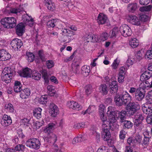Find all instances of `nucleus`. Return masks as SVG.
I'll list each match as a JSON object with an SVG mask.
<instances>
[{"label":"nucleus","mask_w":152,"mask_h":152,"mask_svg":"<svg viewBox=\"0 0 152 152\" xmlns=\"http://www.w3.org/2000/svg\"><path fill=\"white\" fill-rule=\"evenodd\" d=\"M85 92L86 94L88 96L91 94L92 91V88L91 85H88L85 87Z\"/></svg>","instance_id":"3c124183"},{"label":"nucleus","mask_w":152,"mask_h":152,"mask_svg":"<svg viewBox=\"0 0 152 152\" xmlns=\"http://www.w3.org/2000/svg\"><path fill=\"white\" fill-rule=\"evenodd\" d=\"M67 104L70 108L74 110H79L81 108V106L77 103L73 101L68 102Z\"/></svg>","instance_id":"f8f14e48"},{"label":"nucleus","mask_w":152,"mask_h":152,"mask_svg":"<svg viewBox=\"0 0 152 152\" xmlns=\"http://www.w3.org/2000/svg\"><path fill=\"white\" fill-rule=\"evenodd\" d=\"M1 123L3 126H7L12 123V120L10 116L4 114L1 120Z\"/></svg>","instance_id":"0eeeda50"},{"label":"nucleus","mask_w":152,"mask_h":152,"mask_svg":"<svg viewBox=\"0 0 152 152\" xmlns=\"http://www.w3.org/2000/svg\"><path fill=\"white\" fill-rule=\"evenodd\" d=\"M41 72L42 75V77L44 79L45 82L48 83L49 82L50 76L48 73L47 71L45 69H43L41 70Z\"/></svg>","instance_id":"473e14b6"},{"label":"nucleus","mask_w":152,"mask_h":152,"mask_svg":"<svg viewBox=\"0 0 152 152\" xmlns=\"http://www.w3.org/2000/svg\"><path fill=\"white\" fill-rule=\"evenodd\" d=\"M25 148V145L22 144H18L17 145L15 148V151H23Z\"/></svg>","instance_id":"864d4df0"},{"label":"nucleus","mask_w":152,"mask_h":152,"mask_svg":"<svg viewBox=\"0 0 152 152\" xmlns=\"http://www.w3.org/2000/svg\"><path fill=\"white\" fill-rule=\"evenodd\" d=\"M11 46L14 49L20 48L23 45L21 40L18 38H15L12 40L11 43Z\"/></svg>","instance_id":"423d86ee"},{"label":"nucleus","mask_w":152,"mask_h":152,"mask_svg":"<svg viewBox=\"0 0 152 152\" xmlns=\"http://www.w3.org/2000/svg\"><path fill=\"white\" fill-rule=\"evenodd\" d=\"M128 20L132 24L137 26H139L140 24V20L136 16L129 15L128 18Z\"/></svg>","instance_id":"9b49d317"},{"label":"nucleus","mask_w":152,"mask_h":152,"mask_svg":"<svg viewBox=\"0 0 152 152\" xmlns=\"http://www.w3.org/2000/svg\"><path fill=\"white\" fill-rule=\"evenodd\" d=\"M31 72L32 71L31 69L26 67L22 70V71L20 73V75L23 77H31Z\"/></svg>","instance_id":"dca6fc26"},{"label":"nucleus","mask_w":152,"mask_h":152,"mask_svg":"<svg viewBox=\"0 0 152 152\" xmlns=\"http://www.w3.org/2000/svg\"><path fill=\"white\" fill-rule=\"evenodd\" d=\"M25 25L22 23H20L18 24L16 27V34L19 36L23 35L24 33Z\"/></svg>","instance_id":"4468645a"},{"label":"nucleus","mask_w":152,"mask_h":152,"mask_svg":"<svg viewBox=\"0 0 152 152\" xmlns=\"http://www.w3.org/2000/svg\"><path fill=\"white\" fill-rule=\"evenodd\" d=\"M50 112L52 116L55 117L58 113V109L57 106L54 104H50L49 106Z\"/></svg>","instance_id":"2eb2a0df"},{"label":"nucleus","mask_w":152,"mask_h":152,"mask_svg":"<svg viewBox=\"0 0 152 152\" xmlns=\"http://www.w3.org/2000/svg\"><path fill=\"white\" fill-rule=\"evenodd\" d=\"M102 123V131L109 130L110 129L111 126L110 122L107 121L106 117H104L102 118H100Z\"/></svg>","instance_id":"ddd939ff"},{"label":"nucleus","mask_w":152,"mask_h":152,"mask_svg":"<svg viewBox=\"0 0 152 152\" xmlns=\"http://www.w3.org/2000/svg\"><path fill=\"white\" fill-rule=\"evenodd\" d=\"M21 83L18 81H16L14 83V90L16 93L20 92L22 90L21 88Z\"/></svg>","instance_id":"2f4dec72"},{"label":"nucleus","mask_w":152,"mask_h":152,"mask_svg":"<svg viewBox=\"0 0 152 152\" xmlns=\"http://www.w3.org/2000/svg\"><path fill=\"white\" fill-rule=\"evenodd\" d=\"M142 55L140 51H138L136 53L134 58V60L136 62L139 61L142 58Z\"/></svg>","instance_id":"49530a36"},{"label":"nucleus","mask_w":152,"mask_h":152,"mask_svg":"<svg viewBox=\"0 0 152 152\" xmlns=\"http://www.w3.org/2000/svg\"><path fill=\"white\" fill-rule=\"evenodd\" d=\"M48 97L46 95L42 96L38 99L39 103L41 104H45L48 102Z\"/></svg>","instance_id":"37998d69"},{"label":"nucleus","mask_w":152,"mask_h":152,"mask_svg":"<svg viewBox=\"0 0 152 152\" xmlns=\"http://www.w3.org/2000/svg\"><path fill=\"white\" fill-rule=\"evenodd\" d=\"M145 96V93L139 89L135 93V97L137 100L141 101L144 98Z\"/></svg>","instance_id":"4be33fe9"},{"label":"nucleus","mask_w":152,"mask_h":152,"mask_svg":"<svg viewBox=\"0 0 152 152\" xmlns=\"http://www.w3.org/2000/svg\"><path fill=\"white\" fill-rule=\"evenodd\" d=\"M95 107L94 105H90L86 110L88 113L89 114L93 112L95 110Z\"/></svg>","instance_id":"69168bd1"},{"label":"nucleus","mask_w":152,"mask_h":152,"mask_svg":"<svg viewBox=\"0 0 152 152\" xmlns=\"http://www.w3.org/2000/svg\"><path fill=\"white\" fill-rule=\"evenodd\" d=\"M110 92L112 94L116 93L118 90V82L116 81H112L109 86Z\"/></svg>","instance_id":"9d476101"},{"label":"nucleus","mask_w":152,"mask_h":152,"mask_svg":"<svg viewBox=\"0 0 152 152\" xmlns=\"http://www.w3.org/2000/svg\"><path fill=\"white\" fill-rule=\"evenodd\" d=\"M84 140V136L80 135L79 137H75L72 140V143L73 144H75L76 143L80 142Z\"/></svg>","instance_id":"ea45409f"},{"label":"nucleus","mask_w":152,"mask_h":152,"mask_svg":"<svg viewBox=\"0 0 152 152\" xmlns=\"http://www.w3.org/2000/svg\"><path fill=\"white\" fill-rule=\"evenodd\" d=\"M116 113V112L115 110L114 107L110 106L108 108V110L107 111V114H109V115H115Z\"/></svg>","instance_id":"de8ad7c7"},{"label":"nucleus","mask_w":152,"mask_h":152,"mask_svg":"<svg viewBox=\"0 0 152 152\" xmlns=\"http://www.w3.org/2000/svg\"><path fill=\"white\" fill-rule=\"evenodd\" d=\"M82 73L86 76L88 75L90 72V67L89 66L84 65L81 68Z\"/></svg>","instance_id":"72a5a7b5"},{"label":"nucleus","mask_w":152,"mask_h":152,"mask_svg":"<svg viewBox=\"0 0 152 152\" xmlns=\"http://www.w3.org/2000/svg\"><path fill=\"white\" fill-rule=\"evenodd\" d=\"M2 73L12 76V74L11 68L9 67H6L3 70Z\"/></svg>","instance_id":"6e6d98bb"},{"label":"nucleus","mask_w":152,"mask_h":152,"mask_svg":"<svg viewBox=\"0 0 152 152\" xmlns=\"http://www.w3.org/2000/svg\"><path fill=\"white\" fill-rule=\"evenodd\" d=\"M72 69L73 71L76 73H77L79 71V65L78 64L75 65L73 64L72 66Z\"/></svg>","instance_id":"774afa93"},{"label":"nucleus","mask_w":152,"mask_h":152,"mask_svg":"<svg viewBox=\"0 0 152 152\" xmlns=\"http://www.w3.org/2000/svg\"><path fill=\"white\" fill-rule=\"evenodd\" d=\"M44 0L46 1L45 4L47 7L48 9L51 10H53L54 7V4L52 3L50 0Z\"/></svg>","instance_id":"a19ab883"},{"label":"nucleus","mask_w":152,"mask_h":152,"mask_svg":"<svg viewBox=\"0 0 152 152\" xmlns=\"http://www.w3.org/2000/svg\"><path fill=\"white\" fill-rule=\"evenodd\" d=\"M119 63V61L118 60L117 58L115 60L112 65L113 68L114 69H116L118 66Z\"/></svg>","instance_id":"0e129e2a"},{"label":"nucleus","mask_w":152,"mask_h":152,"mask_svg":"<svg viewBox=\"0 0 152 152\" xmlns=\"http://www.w3.org/2000/svg\"><path fill=\"white\" fill-rule=\"evenodd\" d=\"M129 44L132 48L137 47L139 45L138 40L136 38H132L129 41Z\"/></svg>","instance_id":"c756f323"},{"label":"nucleus","mask_w":152,"mask_h":152,"mask_svg":"<svg viewBox=\"0 0 152 152\" xmlns=\"http://www.w3.org/2000/svg\"><path fill=\"white\" fill-rule=\"evenodd\" d=\"M20 92V96L22 99L27 98L31 94L29 89L28 88L22 90Z\"/></svg>","instance_id":"6ab92c4d"},{"label":"nucleus","mask_w":152,"mask_h":152,"mask_svg":"<svg viewBox=\"0 0 152 152\" xmlns=\"http://www.w3.org/2000/svg\"><path fill=\"white\" fill-rule=\"evenodd\" d=\"M99 90L104 95H106L107 93L108 89L107 86L105 84H103L99 86Z\"/></svg>","instance_id":"e433bc0d"},{"label":"nucleus","mask_w":152,"mask_h":152,"mask_svg":"<svg viewBox=\"0 0 152 152\" xmlns=\"http://www.w3.org/2000/svg\"><path fill=\"white\" fill-rule=\"evenodd\" d=\"M88 42H99V36L96 35L90 34L88 35L87 37Z\"/></svg>","instance_id":"5701e85b"},{"label":"nucleus","mask_w":152,"mask_h":152,"mask_svg":"<svg viewBox=\"0 0 152 152\" xmlns=\"http://www.w3.org/2000/svg\"><path fill=\"white\" fill-rule=\"evenodd\" d=\"M144 118V115L141 113L137 112L135 114L134 120L135 129L140 130L144 128V126L142 124V122Z\"/></svg>","instance_id":"f257e3e1"},{"label":"nucleus","mask_w":152,"mask_h":152,"mask_svg":"<svg viewBox=\"0 0 152 152\" xmlns=\"http://www.w3.org/2000/svg\"><path fill=\"white\" fill-rule=\"evenodd\" d=\"M118 32V29L117 27H115L112 30L111 37H115L116 34H117Z\"/></svg>","instance_id":"338daca9"},{"label":"nucleus","mask_w":152,"mask_h":152,"mask_svg":"<svg viewBox=\"0 0 152 152\" xmlns=\"http://www.w3.org/2000/svg\"><path fill=\"white\" fill-rule=\"evenodd\" d=\"M57 139L58 137L56 134L51 133L45 137L44 140L48 143L54 144L56 142Z\"/></svg>","instance_id":"39448f33"},{"label":"nucleus","mask_w":152,"mask_h":152,"mask_svg":"<svg viewBox=\"0 0 152 152\" xmlns=\"http://www.w3.org/2000/svg\"><path fill=\"white\" fill-rule=\"evenodd\" d=\"M26 58L28 62H31L34 59L35 56L34 55L31 53H27Z\"/></svg>","instance_id":"79ce46f5"},{"label":"nucleus","mask_w":152,"mask_h":152,"mask_svg":"<svg viewBox=\"0 0 152 152\" xmlns=\"http://www.w3.org/2000/svg\"><path fill=\"white\" fill-rule=\"evenodd\" d=\"M126 108L129 114L132 115L137 110L140 109V105L137 103L130 102L128 104Z\"/></svg>","instance_id":"7ed1b4c3"},{"label":"nucleus","mask_w":152,"mask_h":152,"mask_svg":"<svg viewBox=\"0 0 152 152\" xmlns=\"http://www.w3.org/2000/svg\"><path fill=\"white\" fill-rule=\"evenodd\" d=\"M97 152H109L107 147L102 146L98 148Z\"/></svg>","instance_id":"680f3d73"},{"label":"nucleus","mask_w":152,"mask_h":152,"mask_svg":"<svg viewBox=\"0 0 152 152\" xmlns=\"http://www.w3.org/2000/svg\"><path fill=\"white\" fill-rule=\"evenodd\" d=\"M0 22L4 27L9 28L8 17H5L1 19L0 21Z\"/></svg>","instance_id":"a18cd8bd"},{"label":"nucleus","mask_w":152,"mask_h":152,"mask_svg":"<svg viewBox=\"0 0 152 152\" xmlns=\"http://www.w3.org/2000/svg\"><path fill=\"white\" fill-rule=\"evenodd\" d=\"M57 20L53 19L48 21L47 23V25L48 27L53 28L57 24Z\"/></svg>","instance_id":"c03bdc74"},{"label":"nucleus","mask_w":152,"mask_h":152,"mask_svg":"<svg viewBox=\"0 0 152 152\" xmlns=\"http://www.w3.org/2000/svg\"><path fill=\"white\" fill-rule=\"evenodd\" d=\"M68 34H67L64 39V42H69L73 39L75 38L74 37L75 33L71 30H69Z\"/></svg>","instance_id":"a878e982"},{"label":"nucleus","mask_w":152,"mask_h":152,"mask_svg":"<svg viewBox=\"0 0 152 152\" xmlns=\"http://www.w3.org/2000/svg\"><path fill=\"white\" fill-rule=\"evenodd\" d=\"M152 8V5H149L147 6L142 7H141L139 10L140 11L142 12H148L150 11Z\"/></svg>","instance_id":"8fccbe9b"},{"label":"nucleus","mask_w":152,"mask_h":152,"mask_svg":"<svg viewBox=\"0 0 152 152\" xmlns=\"http://www.w3.org/2000/svg\"><path fill=\"white\" fill-rule=\"evenodd\" d=\"M114 101L115 104L118 106H122L124 104L121 95H116L114 97Z\"/></svg>","instance_id":"412c9836"},{"label":"nucleus","mask_w":152,"mask_h":152,"mask_svg":"<svg viewBox=\"0 0 152 152\" xmlns=\"http://www.w3.org/2000/svg\"><path fill=\"white\" fill-rule=\"evenodd\" d=\"M121 95L124 104L126 105L129 103L131 100L132 97L127 92H123Z\"/></svg>","instance_id":"1a4fd4ad"},{"label":"nucleus","mask_w":152,"mask_h":152,"mask_svg":"<svg viewBox=\"0 0 152 152\" xmlns=\"http://www.w3.org/2000/svg\"><path fill=\"white\" fill-rule=\"evenodd\" d=\"M33 79L35 80H39L41 77V75L38 72L36 71H33L31 72V76Z\"/></svg>","instance_id":"c9c22d12"},{"label":"nucleus","mask_w":152,"mask_h":152,"mask_svg":"<svg viewBox=\"0 0 152 152\" xmlns=\"http://www.w3.org/2000/svg\"><path fill=\"white\" fill-rule=\"evenodd\" d=\"M99 110L100 118L106 117L104 114L105 111V107L104 105L100 104L99 105Z\"/></svg>","instance_id":"f704fd0d"},{"label":"nucleus","mask_w":152,"mask_h":152,"mask_svg":"<svg viewBox=\"0 0 152 152\" xmlns=\"http://www.w3.org/2000/svg\"><path fill=\"white\" fill-rule=\"evenodd\" d=\"M124 126L125 128L129 129L132 128L133 126V124L130 121L124 120Z\"/></svg>","instance_id":"603ef678"},{"label":"nucleus","mask_w":152,"mask_h":152,"mask_svg":"<svg viewBox=\"0 0 152 152\" xmlns=\"http://www.w3.org/2000/svg\"><path fill=\"white\" fill-rule=\"evenodd\" d=\"M11 57V55L6 50L4 49L0 50V61L8 60Z\"/></svg>","instance_id":"6e6552de"},{"label":"nucleus","mask_w":152,"mask_h":152,"mask_svg":"<svg viewBox=\"0 0 152 152\" xmlns=\"http://www.w3.org/2000/svg\"><path fill=\"white\" fill-rule=\"evenodd\" d=\"M46 64L48 69H50L53 67L54 66V63L52 60H48L46 61Z\"/></svg>","instance_id":"e2e57ef3"},{"label":"nucleus","mask_w":152,"mask_h":152,"mask_svg":"<svg viewBox=\"0 0 152 152\" xmlns=\"http://www.w3.org/2000/svg\"><path fill=\"white\" fill-rule=\"evenodd\" d=\"M32 18L28 16V15L26 14V15H23L22 17V20L26 24L30 20L31 18Z\"/></svg>","instance_id":"13d9d810"},{"label":"nucleus","mask_w":152,"mask_h":152,"mask_svg":"<svg viewBox=\"0 0 152 152\" xmlns=\"http://www.w3.org/2000/svg\"><path fill=\"white\" fill-rule=\"evenodd\" d=\"M38 55L39 58L41 59L42 61H45V57L42 50H40L39 51Z\"/></svg>","instance_id":"bf43d9fd"},{"label":"nucleus","mask_w":152,"mask_h":152,"mask_svg":"<svg viewBox=\"0 0 152 152\" xmlns=\"http://www.w3.org/2000/svg\"><path fill=\"white\" fill-rule=\"evenodd\" d=\"M145 58L148 59H152V50H148L145 54Z\"/></svg>","instance_id":"4d7b16f0"},{"label":"nucleus","mask_w":152,"mask_h":152,"mask_svg":"<svg viewBox=\"0 0 152 152\" xmlns=\"http://www.w3.org/2000/svg\"><path fill=\"white\" fill-rule=\"evenodd\" d=\"M151 74L149 71H145L142 74L140 77V80L142 81L146 80L151 79Z\"/></svg>","instance_id":"393cba45"},{"label":"nucleus","mask_w":152,"mask_h":152,"mask_svg":"<svg viewBox=\"0 0 152 152\" xmlns=\"http://www.w3.org/2000/svg\"><path fill=\"white\" fill-rule=\"evenodd\" d=\"M102 137L104 141H107L111 137L110 133L109 130L102 131Z\"/></svg>","instance_id":"b1692460"},{"label":"nucleus","mask_w":152,"mask_h":152,"mask_svg":"<svg viewBox=\"0 0 152 152\" xmlns=\"http://www.w3.org/2000/svg\"><path fill=\"white\" fill-rule=\"evenodd\" d=\"M142 110L145 113L149 114L152 113V104H148L142 107Z\"/></svg>","instance_id":"a211bd4d"},{"label":"nucleus","mask_w":152,"mask_h":152,"mask_svg":"<svg viewBox=\"0 0 152 152\" xmlns=\"http://www.w3.org/2000/svg\"><path fill=\"white\" fill-rule=\"evenodd\" d=\"M85 124L84 123L75 124L73 126V128L75 129H81L84 127Z\"/></svg>","instance_id":"5fc2aeb1"},{"label":"nucleus","mask_w":152,"mask_h":152,"mask_svg":"<svg viewBox=\"0 0 152 152\" xmlns=\"http://www.w3.org/2000/svg\"><path fill=\"white\" fill-rule=\"evenodd\" d=\"M119 31L122 35L125 37L130 36L132 34L131 29L126 25L121 26L120 28Z\"/></svg>","instance_id":"20e7f679"},{"label":"nucleus","mask_w":152,"mask_h":152,"mask_svg":"<svg viewBox=\"0 0 152 152\" xmlns=\"http://www.w3.org/2000/svg\"><path fill=\"white\" fill-rule=\"evenodd\" d=\"M9 28H13L16 24V20L14 17H8Z\"/></svg>","instance_id":"cd10ccee"},{"label":"nucleus","mask_w":152,"mask_h":152,"mask_svg":"<svg viewBox=\"0 0 152 152\" xmlns=\"http://www.w3.org/2000/svg\"><path fill=\"white\" fill-rule=\"evenodd\" d=\"M107 20V18L106 16L104 14L100 13L99 15L97 22L99 24H103L106 23Z\"/></svg>","instance_id":"f3484780"},{"label":"nucleus","mask_w":152,"mask_h":152,"mask_svg":"<svg viewBox=\"0 0 152 152\" xmlns=\"http://www.w3.org/2000/svg\"><path fill=\"white\" fill-rule=\"evenodd\" d=\"M126 112L125 110H122L120 112L118 113L117 119L120 123H122L126 118Z\"/></svg>","instance_id":"aec40b11"},{"label":"nucleus","mask_w":152,"mask_h":152,"mask_svg":"<svg viewBox=\"0 0 152 152\" xmlns=\"http://www.w3.org/2000/svg\"><path fill=\"white\" fill-rule=\"evenodd\" d=\"M55 126V125L54 124L50 123L48 124L47 127L44 129V132L48 134H50L51 132L54 130V128Z\"/></svg>","instance_id":"bb28decb"},{"label":"nucleus","mask_w":152,"mask_h":152,"mask_svg":"<svg viewBox=\"0 0 152 152\" xmlns=\"http://www.w3.org/2000/svg\"><path fill=\"white\" fill-rule=\"evenodd\" d=\"M4 107L5 108L10 112L12 113L14 111L13 106L11 103L6 104Z\"/></svg>","instance_id":"09e8293b"},{"label":"nucleus","mask_w":152,"mask_h":152,"mask_svg":"<svg viewBox=\"0 0 152 152\" xmlns=\"http://www.w3.org/2000/svg\"><path fill=\"white\" fill-rule=\"evenodd\" d=\"M137 7L136 3H132L129 4L128 6V10L129 11L133 12L137 9Z\"/></svg>","instance_id":"58836bf2"},{"label":"nucleus","mask_w":152,"mask_h":152,"mask_svg":"<svg viewBox=\"0 0 152 152\" xmlns=\"http://www.w3.org/2000/svg\"><path fill=\"white\" fill-rule=\"evenodd\" d=\"M26 145L31 148L37 149L39 148L40 142L38 139L34 138L30 139L27 140Z\"/></svg>","instance_id":"f03ea898"},{"label":"nucleus","mask_w":152,"mask_h":152,"mask_svg":"<svg viewBox=\"0 0 152 152\" xmlns=\"http://www.w3.org/2000/svg\"><path fill=\"white\" fill-rule=\"evenodd\" d=\"M126 133L123 130L120 131L119 137L120 139L124 140L125 137Z\"/></svg>","instance_id":"052dcab7"},{"label":"nucleus","mask_w":152,"mask_h":152,"mask_svg":"<svg viewBox=\"0 0 152 152\" xmlns=\"http://www.w3.org/2000/svg\"><path fill=\"white\" fill-rule=\"evenodd\" d=\"M108 37V34L107 32H102L99 36V42L105 41L107 39Z\"/></svg>","instance_id":"4c0bfd02"},{"label":"nucleus","mask_w":152,"mask_h":152,"mask_svg":"<svg viewBox=\"0 0 152 152\" xmlns=\"http://www.w3.org/2000/svg\"><path fill=\"white\" fill-rule=\"evenodd\" d=\"M12 77V76L5 74L2 72L1 74L2 80L7 83H9L11 82Z\"/></svg>","instance_id":"c85d7f7f"},{"label":"nucleus","mask_w":152,"mask_h":152,"mask_svg":"<svg viewBox=\"0 0 152 152\" xmlns=\"http://www.w3.org/2000/svg\"><path fill=\"white\" fill-rule=\"evenodd\" d=\"M42 109L40 108L35 109L33 110V115L37 119L40 118L41 117Z\"/></svg>","instance_id":"7c9ffc66"}]
</instances>
